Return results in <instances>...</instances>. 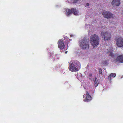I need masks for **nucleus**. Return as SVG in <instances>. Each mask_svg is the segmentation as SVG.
<instances>
[{
	"label": "nucleus",
	"mask_w": 123,
	"mask_h": 123,
	"mask_svg": "<svg viewBox=\"0 0 123 123\" xmlns=\"http://www.w3.org/2000/svg\"><path fill=\"white\" fill-rule=\"evenodd\" d=\"M72 36L71 35V37Z\"/></svg>",
	"instance_id": "31"
},
{
	"label": "nucleus",
	"mask_w": 123,
	"mask_h": 123,
	"mask_svg": "<svg viewBox=\"0 0 123 123\" xmlns=\"http://www.w3.org/2000/svg\"><path fill=\"white\" fill-rule=\"evenodd\" d=\"M85 99H84V101L85 102H88L92 100V98L88 92H87L86 94Z\"/></svg>",
	"instance_id": "6"
},
{
	"label": "nucleus",
	"mask_w": 123,
	"mask_h": 123,
	"mask_svg": "<svg viewBox=\"0 0 123 123\" xmlns=\"http://www.w3.org/2000/svg\"><path fill=\"white\" fill-rule=\"evenodd\" d=\"M95 78L94 80V85L95 86H97L98 84V82L96 77H95Z\"/></svg>",
	"instance_id": "15"
},
{
	"label": "nucleus",
	"mask_w": 123,
	"mask_h": 123,
	"mask_svg": "<svg viewBox=\"0 0 123 123\" xmlns=\"http://www.w3.org/2000/svg\"><path fill=\"white\" fill-rule=\"evenodd\" d=\"M112 47L111 48L110 51L108 52V55L109 58H111L113 57L114 56V55L112 52Z\"/></svg>",
	"instance_id": "9"
},
{
	"label": "nucleus",
	"mask_w": 123,
	"mask_h": 123,
	"mask_svg": "<svg viewBox=\"0 0 123 123\" xmlns=\"http://www.w3.org/2000/svg\"><path fill=\"white\" fill-rule=\"evenodd\" d=\"M104 70H105L106 69H105V68H104Z\"/></svg>",
	"instance_id": "28"
},
{
	"label": "nucleus",
	"mask_w": 123,
	"mask_h": 123,
	"mask_svg": "<svg viewBox=\"0 0 123 123\" xmlns=\"http://www.w3.org/2000/svg\"><path fill=\"white\" fill-rule=\"evenodd\" d=\"M111 36L110 33L108 34V41H111L112 40Z\"/></svg>",
	"instance_id": "20"
},
{
	"label": "nucleus",
	"mask_w": 123,
	"mask_h": 123,
	"mask_svg": "<svg viewBox=\"0 0 123 123\" xmlns=\"http://www.w3.org/2000/svg\"><path fill=\"white\" fill-rule=\"evenodd\" d=\"M90 41L91 45L93 48H97L99 44V38L98 36L96 34H94L91 36Z\"/></svg>",
	"instance_id": "2"
},
{
	"label": "nucleus",
	"mask_w": 123,
	"mask_h": 123,
	"mask_svg": "<svg viewBox=\"0 0 123 123\" xmlns=\"http://www.w3.org/2000/svg\"><path fill=\"white\" fill-rule=\"evenodd\" d=\"M116 43L118 47H123V39L120 37L117 39L116 41Z\"/></svg>",
	"instance_id": "5"
},
{
	"label": "nucleus",
	"mask_w": 123,
	"mask_h": 123,
	"mask_svg": "<svg viewBox=\"0 0 123 123\" xmlns=\"http://www.w3.org/2000/svg\"><path fill=\"white\" fill-rule=\"evenodd\" d=\"M93 76L92 75V74L91 73H90L89 74V77H92V76Z\"/></svg>",
	"instance_id": "26"
},
{
	"label": "nucleus",
	"mask_w": 123,
	"mask_h": 123,
	"mask_svg": "<svg viewBox=\"0 0 123 123\" xmlns=\"http://www.w3.org/2000/svg\"><path fill=\"white\" fill-rule=\"evenodd\" d=\"M77 74H76V75H77Z\"/></svg>",
	"instance_id": "30"
},
{
	"label": "nucleus",
	"mask_w": 123,
	"mask_h": 123,
	"mask_svg": "<svg viewBox=\"0 0 123 123\" xmlns=\"http://www.w3.org/2000/svg\"><path fill=\"white\" fill-rule=\"evenodd\" d=\"M72 13L74 15L77 16L79 15V12L78 10L75 8H72L71 9Z\"/></svg>",
	"instance_id": "10"
},
{
	"label": "nucleus",
	"mask_w": 123,
	"mask_h": 123,
	"mask_svg": "<svg viewBox=\"0 0 123 123\" xmlns=\"http://www.w3.org/2000/svg\"><path fill=\"white\" fill-rule=\"evenodd\" d=\"M89 42L85 39H82L79 42V45L82 49L85 50L88 49L89 48Z\"/></svg>",
	"instance_id": "3"
},
{
	"label": "nucleus",
	"mask_w": 123,
	"mask_h": 123,
	"mask_svg": "<svg viewBox=\"0 0 123 123\" xmlns=\"http://www.w3.org/2000/svg\"><path fill=\"white\" fill-rule=\"evenodd\" d=\"M88 26L89 25L87 24H86L84 26V27L86 28H87Z\"/></svg>",
	"instance_id": "25"
},
{
	"label": "nucleus",
	"mask_w": 123,
	"mask_h": 123,
	"mask_svg": "<svg viewBox=\"0 0 123 123\" xmlns=\"http://www.w3.org/2000/svg\"><path fill=\"white\" fill-rule=\"evenodd\" d=\"M79 0H68L67 1L68 3H70L71 2L75 3H76Z\"/></svg>",
	"instance_id": "17"
},
{
	"label": "nucleus",
	"mask_w": 123,
	"mask_h": 123,
	"mask_svg": "<svg viewBox=\"0 0 123 123\" xmlns=\"http://www.w3.org/2000/svg\"><path fill=\"white\" fill-rule=\"evenodd\" d=\"M108 19L109 18H113L114 17V16L113 14H112L110 12H108Z\"/></svg>",
	"instance_id": "14"
},
{
	"label": "nucleus",
	"mask_w": 123,
	"mask_h": 123,
	"mask_svg": "<svg viewBox=\"0 0 123 123\" xmlns=\"http://www.w3.org/2000/svg\"><path fill=\"white\" fill-rule=\"evenodd\" d=\"M116 76V74L114 73H111V74L109 76H108V78H109L111 80V77H114Z\"/></svg>",
	"instance_id": "16"
},
{
	"label": "nucleus",
	"mask_w": 123,
	"mask_h": 123,
	"mask_svg": "<svg viewBox=\"0 0 123 123\" xmlns=\"http://www.w3.org/2000/svg\"><path fill=\"white\" fill-rule=\"evenodd\" d=\"M90 5V4L89 3H87L85 5V6L86 7H89V6Z\"/></svg>",
	"instance_id": "22"
},
{
	"label": "nucleus",
	"mask_w": 123,
	"mask_h": 123,
	"mask_svg": "<svg viewBox=\"0 0 123 123\" xmlns=\"http://www.w3.org/2000/svg\"><path fill=\"white\" fill-rule=\"evenodd\" d=\"M95 77H94V76L92 77H89V79L90 80H91L92 81H94V80L95 78Z\"/></svg>",
	"instance_id": "21"
},
{
	"label": "nucleus",
	"mask_w": 123,
	"mask_h": 123,
	"mask_svg": "<svg viewBox=\"0 0 123 123\" xmlns=\"http://www.w3.org/2000/svg\"><path fill=\"white\" fill-rule=\"evenodd\" d=\"M80 62L77 60L71 61L69 64L68 68L69 70L72 72L77 71L80 68Z\"/></svg>",
	"instance_id": "1"
},
{
	"label": "nucleus",
	"mask_w": 123,
	"mask_h": 123,
	"mask_svg": "<svg viewBox=\"0 0 123 123\" xmlns=\"http://www.w3.org/2000/svg\"><path fill=\"white\" fill-rule=\"evenodd\" d=\"M112 4L113 6H118L120 4L119 0H113Z\"/></svg>",
	"instance_id": "8"
},
{
	"label": "nucleus",
	"mask_w": 123,
	"mask_h": 123,
	"mask_svg": "<svg viewBox=\"0 0 123 123\" xmlns=\"http://www.w3.org/2000/svg\"><path fill=\"white\" fill-rule=\"evenodd\" d=\"M50 56L51 57H52V59H55V55L52 54H50Z\"/></svg>",
	"instance_id": "19"
},
{
	"label": "nucleus",
	"mask_w": 123,
	"mask_h": 123,
	"mask_svg": "<svg viewBox=\"0 0 123 123\" xmlns=\"http://www.w3.org/2000/svg\"><path fill=\"white\" fill-rule=\"evenodd\" d=\"M116 60L120 62H123V55H121L117 56Z\"/></svg>",
	"instance_id": "11"
},
{
	"label": "nucleus",
	"mask_w": 123,
	"mask_h": 123,
	"mask_svg": "<svg viewBox=\"0 0 123 123\" xmlns=\"http://www.w3.org/2000/svg\"><path fill=\"white\" fill-rule=\"evenodd\" d=\"M67 51H66V52H65V54H66V53H67Z\"/></svg>",
	"instance_id": "27"
},
{
	"label": "nucleus",
	"mask_w": 123,
	"mask_h": 123,
	"mask_svg": "<svg viewBox=\"0 0 123 123\" xmlns=\"http://www.w3.org/2000/svg\"><path fill=\"white\" fill-rule=\"evenodd\" d=\"M85 95H83V98H84V96H85Z\"/></svg>",
	"instance_id": "29"
},
{
	"label": "nucleus",
	"mask_w": 123,
	"mask_h": 123,
	"mask_svg": "<svg viewBox=\"0 0 123 123\" xmlns=\"http://www.w3.org/2000/svg\"><path fill=\"white\" fill-rule=\"evenodd\" d=\"M58 47L61 51H64L66 49L65 48L64 40L62 39L59 40L58 42Z\"/></svg>",
	"instance_id": "4"
},
{
	"label": "nucleus",
	"mask_w": 123,
	"mask_h": 123,
	"mask_svg": "<svg viewBox=\"0 0 123 123\" xmlns=\"http://www.w3.org/2000/svg\"><path fill=\"white\" fill-rule=\"evenodd\" d=\"M102 13L104 17L106 18H108V12L107 11H103Z\"/></svg>",
	"instance_id": "13"
},
{
	"label": "nucleus",
	"mask_w": 123,
	"mask_h": 123,
	"mask_svg": "<svg viewBox=\"0 0 123 123\" xmlns=\"http://www.w3.org/2000/svg\"><path fill=\"white\" fill-rule=\"evenodd\" d=\"M99 72L100 74H102V69L101 68H100L99 69Z\"/></svg>",
	"instance_id": "23"
},
{
	"label": "nucleus",
	"mask_w": 123,
	"mask_h": 123,
	"mask_svg": "<svg viewBox=\"0 0 123 123\" xmlns=\"http://www.w3.org/2000/svg\"><path fill=\"white\" fill-rule=\"evenodd\" d=\"M84 83H82V85H83V87L84 88H85L86 86H87V84H86L85 85H84Z\"/></svg>",
	"instance_id": "24"
},
{
	"label": "nucleus",
	"mask_w": 123,
	"mask_h": 123,
	"mask_svg": "<svg viewBox=\"0 0 123 123\" xmlns=\"http://www.w3.org/2000/svg\"><path fill=\"white\" fill-rule=\"evenodd\" d=\"M102 35L103 38H104L105 40H108V38L107 37V32L105 33L102 32Z\"/></svg>",
	"instance_id": "12"
},
{
	"label": "nucleus",
	"mask_w": 123,
	"mask_h": 123,
	"mask_svg": "<svg viewBox=\"0 0 123 123\" xmlns=\"http://www.w3.org/2000/svg\"><path fill=\"white\" fill-rule=\"evenodd\" d=\"M65 14L67 16H69L72 13L71 9H70L66 8L65 9Z\"/></svg>",
	"instance_id": "7"
},
{
	"label": "nucleus",
	"mask_w": 123,
	"mask_h": 123,
	"mask_svg": "<svg viewBox=\"0 0 123 123\" xmlns=\"http://www.w3.org/2000/svg\"><path fill=\"white\" fill-rule=\"evenodd\" d=\"M107 61H104L103 62V65L104 66H106L107 65Z\"/></svg>",
	"instance_id": "18"
}]
</instances>
